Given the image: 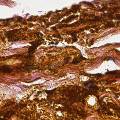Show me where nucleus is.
Wrapping results in <instances>:
<instances>
[{"label": "nucleus", "mask_w": 120, "mask_h": 120, "mask_svg": "<svg viewBox=\"0 0 120 120\" xmlns=\"http://www.w3.org/2000/svg\"><path fill=\"white\" fill-rule=\"evenodd\" d=\"M91 28V27H90H90H89V28Z\"/></svg>", "instance_id": "4be33fe9"}, {"label": "nucleus", "mask_w": 120, "mask_h": 120, "mask_svg": "<svg viewBox=\"0 0 120 120\" xmlns=\"http://www.w3.org/2000/svg\"><path fill=\"white\" fill-rule=\"evenodd\" d=\"M92 17H93V15H92Z\"/></svg>", "instance_id": "5701e85b"}, {"label": "nucleus", "mask_w": 120, "mask_h": 120, "mask_svg": "<svg viewBox=\"0 0 120 120\" xmlns=\"http://www.w3.org/2000/svg\"><path fill=\"white\" fill-rule=\"evenodd\" d=\"M106 74H116V72L115 71H111L109 72H108L106 73Z\"/></svg>", "instance_id": "1a4fd4ad"}, {"label": "nucleus", "mask_w": 120, "mask_h": 120, "mask_svg": "<svg viewBox=\"0 0 120 120\" xmlns=\"http://www.w3.org/2000/svg\"><path fill=\"white\" fill-rule=\"evenodd\" d=\"M77 33L76 32H74L73 34V37H75V36H77Z\"/></svg>", "instance_id": "ddd939ff"}, {"label": "nucleus", "mask_w": 120, "mask_h": 120, "mask_svg": "<svg viewBox=\"0 0 120 120\" xmlns=\"http://www.w3.org/2000/svg\"><path fill=\"white\" fill-rule=\"evenodd\" d=\"M72 8L73 10H70L69 11H67L66 12V14H65V15H67V16L68 15V14L69 13L73 11V12L76 13L77 11V10L79 8L78 7V6L77 5H74L72 6Z\"/></svg>", "instance_id": "39448f33"}, {"label": "nucleus", "mask_w": 120, "mask_h": 120, "mask_svg": "<svg viewBox=\"0 0 120 120\" xmlns=\"http://www.w3.org/2000/svg\"><path fill=\"white\" fill-rule=\"evenodd\" d=\"M39 79V78H37V79Z\"/></svg>", "instance_id": "393cba45"}, {"label": "nucleus", "mask_w": 120, "mask_h": 120, "mask_svg": "<svg viewBox=\"0 0 120 120\" xmlns=\"http://www.w3.org/2000/svg\"><path fill=\"white\" fill-rule=\"evenodd\" d=\"M22 19H19V22H21V21H22Z\"/></svg>", "instance_id": "412c9836"}, {"label": "nucleus", "mask_w": 120, "mask_h": 120, "mask_svg": "<svg viewBox=\"0 0 120 120\" xmlns=\"http://www.w3.org/2000/svg\"><path fill=\"white\" fill-rule=\"evenodd\" d=\"M65 22L64 19V20H62V22Z\"/></svg>", "instance_id": "aec40b11"}, {"label": "nucleus", "mask_w": 120, "mask_h": 120, "mask_svg": "<svg viewBox=\"0 0 120 120\" xmlns=\"http://www.w3.org/2000/svg\"><path fill=\"white\" fill-rule=\"evenodd\" d=\"M90 76H91V75H93L94 76H95V77H96V76H97V77H99L101 76V74H90Z\"/></svg>", "instance_id": "9d476101"}, {"label": "nucleus", "mask_w": 120, "mask_h": 120, "mask_svg": "<svg viewBox=\"0 0 120 120\" xmlns=\"http://www.w3.org/2000/svg\"><path fill=\"white\" fill-rule=\"evenodd\" d=\"M88 85L89 87H91L93 86V83L90 82L88 83Z\"/></svg>", "instance_id": "9b49d317"}, {"label": "nucleus", "mask_w": 120, "mask_h": 120, "mask_svg": "<svg viewBox=\"0 0 120 120\" xmlns=\"http://www.w3.org/2000/svg\"><path fill=\"white\" fill-rule=\"evenodd\" d=\"M106 60H113V61H114L113 59L110 57H107L106 58Z\"/></svg>", "instance_id": "f8f14e48"}, {"label": "nucleus", "mask_w": 120, "mask_h": 120, "mask_svg": "<svg viewBox=\"0 0 120 120\" xmlns=\"http://www.w3.org/2000/svg\"><path fill=\"white\" fill-rule=\"evenodd\" d=\"M30 43L32 45H33L34 43L32 42H30Z\"/></svg>", "instance_id": "6ab92c4d"}, {"label": "nucleus", "mask_w": 120, "mask_h": 120, "mask_svg": "<svg viewBox=\"0 0 120 120\" xmlns=\"http://www.w3.org/2000/svg\"><path fill=\"white\" fill-rule=\"evenodd\" d=\"M8 41H15L18 39V36L12 32H9V34L8 35Z\"/></svg>", "instance_id": "f03ea898"}, {"label": "nucleus", "mask_w": 120, "mask_h": 120, "mask_svg": "<svg viewBox=\"0 0 120 120\" xmlns=\"http://www.w3.org/2000/svg\"><path fill=\"white\" fill-rule=\"evenodd\" d=\"M0 71L2 72L3 73H9L11 71V70L9 69L8 67L3 66L0 68Z\"/></svg>", "instance_id": "20e7f679"}, {"label": "nucleus", "mask_w": 120, "mask_h": 120, "mask_svg": "<svg viewBox=\"0 0 120 120\" xmlns=\"http://www.w3.org/2000/svg\"><path fill=\"white\" fill-rule=\"evenodd\" d=\"M8 116L7 115L4 113L3 112H2L0 113V120H3L4 118Z\"/></svg>", "instance_id": "423d86ee"}, {"label": "nucleus", "mask_w": 120, "mask_h": 120, "mask_svg": "<svg viewBox=\"0 0 120 120\" xmlns=\"http://www.w3.org/2000/svg\"><path fill=\"white\" fill-rule=\"evenodd\" d=\"M53 91V90H45L44 91L45 92H46L47 94H49V93L52 94V92Z\"/></svg>", "instance_id": "6e6552de"}, {"label": "nucleus", "mask_w": 120, "mask_h": 120, "mask_svg": "<svg viewBox=\"0 0 120 120\" xmlns=\"http://www.w3.org/2000/svg\"><path fill=\"white\" fill-rule=\"evenodd\" d=\"M68 60H66V64H67V63H68Z\"/></svg>", "instance_id": "a211bd4d"}, {"label": "nucleus", "mask_w": 120, "mask_h": 120, "mask_svg": "<svg viewBox=\"0 0 120 120\" xmlns=\"http://www.w3.org/2000/svg\"><path fill=\"white\" fill-rule=\"evenodd\" d=\"M86 59L81 56H79L73 60V63L75 64H77L83 60H85Z\"/></svg>", "instance_id": "7ed1b4c3"}, {"label": "nucleus", "mask_w": 120, "mask_h": 120, "mask_svg": "<svg viewBox=\"0 0 120 120\" xmlns=\"http://www.w3.org/2000/svg\"><path fill=\"white\" fill-rule=\"evenodd\" d=\"M50 44L52 45H53L55 44V43L53 41H51L50 42Z\"/></svg>", "instance_id": "2eb2a0df"}, {"label": "nucleus", "mask_w": 120, "mask_h": 120, "mask_svg": "<svg viewBox=\"0 0 120 120\" xmlns=\"http://www.w3.org/2000/svg\"><path fill=\"white\" fill-rule=\"evenodd\" d=\"M74 38L72 39V40L73 41L75 42L77 41V39L75 37H74Z\"/></svg>", "instance_id": "4468645a"}, {"label": "nucleus", "mask_w": 120, "mask_h": 120, "mask_svg": "<svg viewBox=\"0 0 120 120\" xmlns=\"http://www.w3.org/2000/svg\"><path fill=\"white\" fill-rule=\"evenodd\" d=\"M36 47L34 45H33V46H31L29 47L28 49L29 50V52L32 54L33 55H31L30 54L28 56H25L23 57L21 55H19L18 57V58L20 59H22V60L24 61V62H23V63L25 66L27 65V64L29 63H31V62L30 61V58H33L34 56V55L33 54L35 52V49H36Z\"/></svg>", "instance_id": "f257e3e1"}, {"label": "nucleus", "mask_w": 120, "mask_h": 120, "mask_svg": "<svg viewBox=\"0 0 120 120\" xmlns=\"http://www.w3.org/2000/svg\"><path fill=\"white\" fill-rule=\"evenodd\" d=\"M22 67V68H23L24 69H26V68H24V67H23V66H21Z\"/></svg>", "instance_id": "f3484780"}, {"label": "nucleus", "mask_w": 120, "mask_h": 120, "mask_svg": "<svg viewBox=\"0 0 120 120\" xmlns=\"http://www.w3.org/2000/svg\"><path fill=\"white\" fill-rule=\"evenodd\" d=\"M37 79H35V80H37Z\"/></svg>", "instance_id": "b1692460"}, {"label": "nucleus", "mask_w": 120, "mask_h": 120, "mask_svg": "<svg viewBox=\"0 0 120 120\" xmlns=\"http://www.w3.org/2000/svg\"><path fill=\"white\" fill-rule=\"evenodd\" d=\"M82 22H83L84 23H86V20H85L83 19L82 21Z\"/></svg>", "instance_id": "dca6fc26"}, {"label": "nucleus", "mask_w": 120, "mask_h": 120, "mask_svg": "<svg viewBox=\"0 0 120 120\" xmlns=\"http://www.w3.org/2000/svg\"><path fill=\"white\" fill-rule=\"evenodd\" d=\"M71 19L70 18L68 17L67 18L64 19V20L65 22L67 23L69 22Z\"/></svg>", "instance_id": "0eeeda50"}]
</instances>
